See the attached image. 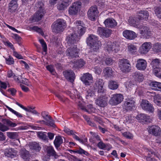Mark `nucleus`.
<instances>
[{"label":"nucleus","mask_w":161,"mask_h":161,"mask_svg":"<svg viewBox=\"0 0 161 161\" xmlns=\"http://www.w3.org/2000/svg\"><path fill=\"white\" fill-rule=\"evenodd\" d=\"M86 42L94 51H97L100 47L101 42L98 40V37L94 35H89L86 38Z\"/></svg>","instance_id":"obj_1"},{"label":"nucleus","mask_w":161,"mask_h":161,"mask_svg":"<svg viewBox=\"0 0 161 161\" xmlns=\"http://www.w3.org/2000/svg\"><path fill=\"white\" fill-rule=\"evenodd\" d=\"M66 21L63 19H58L53 23L51 26L52 31L56 33H61L66 28Z\"/></svg>","instance_id":"obj_2"},{"label":"nucleus","mask_w":161,"mask_h":161,"mask_svg":"<svg viewBox=\"0 0 161 161\" xmlns=\"http://www.w3.org/2000/svg\"><path fill=\"white\" fill-rule=\"evenodd\" d=\"M36 6L37 8H39V10H38L33 15L32 17V22L38 21L41 19L44 15V11L42 9L43 6V4L41 2H39L36 4Z\"/></svg>","instance_id":"obj_3"},{"label":"nucleus","mask_w":161,"mask_h":161,"mask_svg":"<svg viewBox=\"0 0 161 161\" xmlns=\"http://www.w3.org/2000/svg\"><path fill=\"white\" fill-rule=\"evenodd\" d=\"M79 49L76 46H72L67 49L65 52V54L69 58L72 59L79 57Z\"/></svg>","instance_id":"obj_4"},{"label":"nucleus","mask_w":161,"mask_h":161,"mask_svg":"<svg viewBox=\"0 0 161 161\" xmlns=\"http://www.w3.org/2000/svg\"><path fill=\"white\" fill-rule=\"evenodd\" d=\"M105 49L109 53H116L119 50V45L117 43L108 42L105 44Z\"/></svg>","instance_id":"obj_5"},{"label":"nucleus","mask_w":161,"mask_h":161,"mask_svg":"<svg viewBox=\"0 0 161 161\" xmlns=\"http://www.w3.org/2000/svg\"><path fill=\"white\" fill-rule=\"evenodd\" d=\"M98 13L97 6L96 5L92 6L88 11V17L91 20L95 21L98 15Z\"/></svg>","instance_id":"obj_6"},{"label":"nucleus","mask_w":161,"mask_h":161,"mask_svg":"<svg viewBox=\"0 0 161 161\" xmlns=\"http://www.w3.org/2000/svg\"><path fill=\"white\" fill-rule=\"evenodd\" d=\"M119 66L124 72H129L131 69V65L129 61L126 59H121L119 62Z\"/></svg>","instance_id":"obj_7"},{"label":"nucleus","mask_w":161,"mask_h":161,"mask_svg":"<svg viewBox=\"0 0 161 161\" xmlns=\"http://www.w3.org/2000/svg\"><path fill=\"white\" fill-rule=\"evenodd\" d=\"M123 99L122 95L120 94H115L112 95L109 101V103L112 105H117L121 102Z\"/></svg>","instance_id":"obj_8"},{"label":"nucleus","mask_w":161,"mask_h":161,"mask_svg":"<svg viewBox=\"0 0 161 161\" xmlns=\"http://www.w3.org/2000/svg\"><path fill=\"white\" fill-rule=\"evenodd\" d=\"M81 3L80 2H76L72 4L69 9V13L70 15H74L80 11L81 7Z\"/></svg>","instance_id":"obj_9"},{"label":"nucleus","mask_w":161,"mask_h":161,"mask_svg":"<svg viewBox=\"0 0 161 161\" xmlns=\"http://www.w3.org/2000/svg\"><path fill=\"white\" fill-rule=\"evenodd\" d=\"M140 105L144 110L150 113H153L154 111V109L153 106L147 100H142Z\"/></svg>","instance_id":"obj_10"},{"label":"nucleus","mask_w":161,"mask_h":161,"mask_svg":"<svg viewBox=\"0 0 161 161\" xmlns=\"http://www.w3.org/2000/svg\"><path fill=\"white\" fill-rule=\"evenodd\" d=\"M74 24L77 26V30L78 33L80 36L83 35L86 30L85 25L83 22L80 20H77L75 22Z\"/></svg>","instance_id":"obj_11"},{"label":"nucleus","mask_w":161,"mask_h":161,"mask_svg":"<svg viewBox=\"0 0 161 161\" xmlns=\"http://www.w3.org/2000/svg\"><path fill=\"white\" fill-rule=\"evenodd\" d=\"M97 33L101 37H107L111 34V31L108 29L98 27L97 31Z\"/></svg>","instance_id":"obj_12"},{"label":"nucleus","mask_w":161,"mask_h":161,"mask_svg":"<svg viewBox=\"0 0 161 161\" xmlns=\"http://www.w3.org/2000/svg\"><path fill=\"white\" fill-rule=\"evenodd\" d=\"M137 29L140 30V34L145 35L146 38H149L151 36V33L149 28L144 25H140Z\"/></svg>","instance_id":"obj_13"},{"label":"nucleus","mask_w":161,"mask_h":161,"mask_svg":"<svg viewBox=\"0 0 161 161\" xmlns=\"http://www.w3.org/2000/svg\"><path fill=\"white\" fill-rule=\"evenodd\" d=\"M104 83L103 80L100 79L97 80L95 85L94 87L98 93H103L106 90L103 88Z\"/></svg>","instance_id":"obj_14"},{"label":"nucleus","mask_w":161,"mask_h":161,"mask_svg":"<svg viewBox=\"0 0 161 161\" xmlns=\"http://www.w3.org/2000/svg\"><path fill=\"white\" fill-rule=\"evenodd\" d=\"M148 130L149 133L155 136H158L161 134L160 128L157 125H153L149 126Z\"/></svg>","instance_id":"obj_15"},{"label":"nucleus","mask_w":161,"mask_h":161,"mask_svg":"<svg viewBox=\"0 0 161 161\" xmlns=\"http://www.w3.org/2000/svg\"><path fill=\"white\" fill-rule=\"evenodd\" d=\"M108 97L105 96L101 95L96 100V104L101 107H104L107 104Z\"/></svg>","instance_id":"obj_16"},{"label":"nucleus","mask_w":161,"mask_h":161,"mask_svg":"<svg viewBox=\"0 0 161 161\" xmlns=\"http://www.w3.org/2000/svg\"><path fill=\"white\" fill-rule=\"evenodd\" d=\"M18 0H12L8 4V11L10 14L15 13L18 8Z\"/></svg>","instance_id":"obj_17"},{"label":"nucleus","mask_w":161,"mask_h":161,"mask_svg":"<svg viewBox=\"0 0 161 161\" xmlns=\"http://www.w3.org/2000/svg\"><path fill=\"white\" fill-rule=\"evenodd\" d=\"M152 47L150 42H146L142 44L139 49V52L142 54H146Z\"/></svg>","instance_id":"obj_18"},{"label":"nucleus","mask_w":161,"mask_h":161,"mask_svg":"<svg viewBox=\"0 0 161 161\" xmlns=\"http://www.w3.org/2000/svg\"><path fill=\"white\" fill-rule=\"evenodd\" d=\"M78 106L81 109L84 111L90 114L91 113H94L96 109L93 107L91 104H89L87 105L86 108H85L83 106L82 103V102L79 101V103L78 104Z\"/></svg>","instance_id":"obj_19"},{"label":"nucleus","mask_w":161,"mask_h":161,"mask_svg":"<svg viewBox=\"0 0 161 161\" xmlns=\"http://www.w3.org/2000/svg\"><path fill=\"white\" fill-rule=\"evenodd\" d=\"M140 20H141L139 19V16L137 15V17H129L128 22L131 26L137 28L138 26L140 25Z\"/></svg>","instance_id":"obj_20"},{"label":"nucleus","mask_w":161,"mask_h":161,"mask_svg":"<svg viewBox=\"0 0 161 161\" xmlns=\"http://www.w3.org/2000/svg\"><path fill=\"white\" fill-rule=\"evenodd\" d=\"M135 100L134 98L129 99L124 104V107L127 110H131L135 107Z\"/></svg>","instance_id":"obj_21"},{"label":"nucleus","mask_w":161,"mask_h":161,"mask_svg":"<svg viewBox=\"0 0 161 161\" xmlns=\"http://www.w3.org/2000/svg\"><path fill=\"white\" fill-rule=\"evenodd\" d=\"M123 36L127 39L131 40L137 37L136 34L133 31L126 30L123 32Z\"/></svg>","instance_id":"obj_22"},{"label":"nucleus","mask_w":161,"mask_h":161,"mask_svg":"<svg viewBox=\"0 0 161 161\" xmlns=\"http://www.w3.org/2000/svg\"><path fill=\"white\" fill-rule=\"evenodd\" d=\"M63 74L67 80L73 82L75 79V76L74 72L71 70L65 71L63 72Z\"/></svg>","instance_id":"obj_23"},{"label":"nucleus","mask_w":161,"mask_h":161,"mask_svg":"<svg viewBox=\"0 0 161 161\" xmlns=\"http://www.w3.org/2000/svg\"><path fill=\"white\" fill-rule=\"evenodd\" d=\"M147 66V62L145 59H139L137 60L136 67L138 70H144L146 69Z\"/></svg>","instance_id":"obj_24"},{"label":"nucleus","mask_w":161,"mask_h":161,"mask_svg":"<svg viewBox=\"0 0 161 161\" xmlns=\"http://www.w3.org/2000/svg\"><path fill=\"white\" fill-rule=\"evenodd\" d=\"M46 153L49 157L52 156L55 158H57L58 156L57 154L52 146H47L46 147Z\"/></svg>","instance_id":"obj_25"},{"label":"nucleus","mask_w":161,"mask_h":161,"mask_svg":"<svg viewBox=\"0 0 161 161\" xmlns=\"http://www.w3.org/2000/svg\"><path fill=\"white\" fill-rule=\"evenodd\" d=\"M92 75L89 73L84 74L81 78V80L86 85H89L92 80Z\"/></svg>","instance_id":"obj_26"},{"label":"nucleus","mask_w":161,"mask_h":161,"mask_svg":"<svg viewBox=\"0 0 161 161\" xmlns=\"http://www.w3.org/2000/svg\"><path fill=\"white\" fill-rule=\"evenodd\" d=\"M68 43L70 44L76 43L78 41V36L75 34L69 35L67 38Z\"/></svg>","instance_id":"obj_27"},{"label":"nucleus","mask_w":161,"mask_h":161,"mask_svg":"<svg viewBox=\"0 0 161 161\" xmlns=\"http://www.w3.org/2000/svg\"><path fill=\"white\" fill-rule=\"evenodd\" d=\"M104 23L106 27L111 28L114 27L117 24L116 21L112 18L106 19L104 21Z\"/></svg>","instance_id":"obj_28"},{"label":"nucleus","mask_w":161,"mask_h":161,"mask_svg":"<svg viewBox=\"0 0 161 161\" xmlns=\"http://www.w3.org/2000/svg\"><path fill=\"white\" fill-rule=\"evenodd\" d=\"M4 155L6 156L11 158H14L16 155L15 150L12 148H7L4 150Z\"/></svg>","instance_id":"obj_29"},{"label":"nucleus","mask_w":161,"mask_h":161,"mask_svg":"<svg viewBox=\"0 0 161 161\" xmlns=\"http://www.w3.org/2000/svg\"><path fill=\"white\" fill-rule=\"evenodd\" d=\"M119 86V84L116 81L111 80L108 82V87L111 90H116L118 88Z\"/></svg>","instance_id":"obj_30"},{"label":"nucleus","mask_w":161,"mask_h":161,"mask_svg":"<svg viewBox=\"0 0 161 161\" xmlns=\"http://www.w3.org/2000/svg\"><path fill=\"white\" fill-rule=\"evenodd\" d=\"M103 72L105 75L108 77H111L114 76V72L110 67H106L103 69Z\"/></svg>","instance_id":"obj_31"},{"label":"nucleus","mask_w":161,"mask_h":161,"mask_svg":"<svg viewBox=\"0 0 161 161\" xmlns=\"http://www.w3.org/2000/svg\"><path fill=\"white\" fill-rule=\"evenodd\" d=\"M139 14L138 15L139 19L141 20L144 19L147 20L149 16V14L147 11H141L139 12Z\"/></svg>","instance_id":"obj_32"},{"label":"nucleus","mask_w":161,"mask_h":161,"mask_svg":"<svg viewBox=\"0 0 161 161\" xmlns=\"http://www.w3.org/2000/svg\"><path fill=\"white\" fill-rule=\"evenodd\" d=\"M69 151L71 153H72V152H74V153H78L81 155H85L86 156L89 155V154L87 152L84 150L80 147L79 149H78L76 150L75 151L72 150H69Z\"/></svg>","instance_id":"obj_33"},{"label":"nucleus","mask_w":161,"mask_h":161,"mask_svg":"<svg viewBox=\"0 0 161 161\" xmlns=\"http://www.w3.org/2000/svg\"><path fill=\"white\" fill-rule=\"evenodd\" d=\"M149 117L147 115L142 114H140L136 117V119L140 122L147 121V120L149 119Z\"/></svg>","instance_id":"obj_34"},{"label":"nucleus","mask_w":161,"mask_h":161,"mask_svg":"<svg viewBox=\"0 0 161 161\" xmlns=\"http://www.w3.org/2000/svg\"><path fill=\"white\" fill-rule=\"evenodd\" d=\"M133 77L136 80L139 82L143 81L144 79L143 75L138 72H136L134 73Z\"/></svg>","instance_id":"obj_35"},{"label":"nucleus","mask_w":161,"mask_h":161,"mask_svg":"<svg viewBox=\"0 0 161 161\" xmlns=\"http://www.w3.org/2000/svg\"><path fill=\"white\" fill-rule=\"evenodd\" d=\"M63 142V140L61 136H58L56 137L54 143L56 148H57Z\"/></svg>","instance_id":"obj_36"},{"label":"nucleus","mask_w":161,"mask_h":161,"mask_svg":"<svg viewBox=\"0 0 161 161\" xmlns=\"http://www.w3.org/2000/svg\"><path fill=\"white\" fill-rule=\"evenodd\" d=\"M160 60L158 58H155L152 59L151 63V65L153 69L155 68H158L160 64Z\"/></svg>","instance_id":"obj_37"},{"label":"nucleus","mask_w":161,"mask_h":161,"mask_svg":"<svg viewBox=\"0 0 161 161\" xmlns=\"http://www.w3.org/2000/svg\"><path fill=\"white\" fill-rule=\"evenodd\" d=\"M20 155L21 157L24 159H28L30 157L29 152L25 149H22L20 151Z\"/></svg>","instance_id":"obj_38"},{"label":"nucleus","mask_w":161,"mask_h":161,"mask_svg":"<svg viewBox=\"0 0 161 161\" xmlns=\"http://www.w3.org/2000/svg\"><path fill=\"white\" fill-rule=\"evenodd\" d=\"M1 121L3 123L6 124L7 125L11 127H14L17 125L16 123L12 122L11 121L6 119H2L1 120Z\"/></svg>","instance_id":"obj_39"},{"label":"nucleus","mask_w":161,"mask_h":161,"mask_svg":"<svg viewBox=\"0 0 161 161\" xmlns=\"http://www.w3.org/2000/svg\"><path fill=\"white\" fill-rule=\"evenodd\" d=\"M30 147L31 149L35 150L38 152L41 149V147L39 146V144L35 142L31 143Z\"/></svg>","instance_id":"obj_40"},{"label":"nucleus","mask_w":161,"mask_h":161,"mask_svg":"<svg viewBox=\"0 0 161 161\" xmlns=\"http://www.w3.org/2000/svg\"><path fill=\"white\" fill-rule=\"evenodd\" d=\"M68 7L64 4L60 0L57 5V8L60 11H63L66 9Z\"/></svg>","instance_id":"obj_41"},{"label":"nucleus","mask_w":161,"mask_h":161,"mask_svg":"<svg viewBox=\"0 0 161 161\" xmlns=\"http://www.w3.org/2000/svg\"><path fill=\"white\" fill-rule=\"evenodd\" d=\"M153 50L155 52H159L161 51V44L158 43L154 44L153 47Z\"/></svg>","instance_id":"obj_42"},{"label":"nucleus","mask_w":161,"mask_h":161,"mask_svg":"<svg viewBox=\"0 0 161 161\" xmlns=\"http://www.w3.org/2000/svg\"><path fill=\"white\" fill-rule=\"evenodd\" d=\"M147 153L148 156L147 158V160H149L150 161H152V158H150L153 155L157 156V155L156 154L155 152L151 149H147Z\"/></svg>","instance_id":"obj_43"},{"label":"nucleus","mask_w":161,"mask_h":161,"mask_svg":"<svg viewBox=\"0 0 161 161\" xmlns=\"http://www.w3.org/2000/svg\"><path fill=\"white\" fill-rule=\"evenodd\" d=\"M7 136L10 139H17L18 136V133L16 132H7Z\"/></svg>","instance_id":"obj_44"},{"label":"nucleus","mask_w":161,"mask_h":161,"mask_svg":"<svg viewBox=\"0 0 161 161\" xmlns=\"http://www.w3.org/2000/svg\"><path fill=\"white\" fill-rule=\"evenodd\" d=\"M153 72L156 76L161 78V68H155L153 69Z\"/></svg>","instance_id":"obj_45"},{"label":"nucleus","mask_w":161,"mask_h":161,"mask_svg":"<svg viewBox=\"0 0 161 161\" xmlns=\"http://www.w3.org/2000/svg\"><path fill=\"white\" fill-rule=\"evenodd\" d=\"M128 51L130 53H132L135 52L137 50L136 46L132 44H129L128 46Z\"/></svg>","instance_id":"obj_46"},{"label":"nucleus","mask_w":161,"mask_h":161,"mask_svg":"<svg viewBox=\"0 0 161 161\" xmlns=\"http://www.w3.org/2000/svg\"><path fill=\"white\" fill-rule=\"evenodd\" d=\"M46 133L43 132H38L37 133L38 136L39 138L44 141L47 140V137L46 134Z\"/></svg>","instance_id":"obj_47"},{"label":"nucleus","mask_w":161,"mask_h":161,"mask_svg":"<svg viewBox=\"0 0 161 161\" xmlns=\"http://www.w3.org/2000/svg\"><path fill=\"white\" fill-rule=\"evenodd\" d=\"M85 64V62L82 59L78 60L75 63V65L79 68L82 67Z\"/></svg>","instance_id":"obj_48"},{"label":"nucleus","mask_w":161,"mask_h":161,"mask_svg":"<svg viewBox=\"0 0 161 161\" xmlns=\"http://www.w3.org/2000/svg\"><path fill=\"white\" fill-rule=\"evenodd\" d=\"M103 58H100V57H95L93 59L92 61L95 64L98 63L103 64Z\"/></svg>","instance_id":"obj_49"},{"label":"nucleus","mask_w":161,"mask_h":161,"mask_svg":"<svg viewBox=\"0 0 161 161\" xmlns=\"http://www.w3.org/2000/svg\"><path fill=\"white\" fill-rule=\"evenodd\" d=\"M30 29L31 30H34L37 32H38L42 35L44 34L42 29L38 27L37 26H35L33 27H30Z\"/></svg>","instance_id":"obj_50"},{"label":"nucleus","mask_w":161,"mask_h":161,"mask_svg":"<svg viewBox=\"0 0 161 161\" xmlns=\"http://www.w3.org/2000/svg\"><path fill=\"white\" fill-rule=\"evenodd\" d=\"M70 97L73 99H75V101L76 103L78 105V103H79V101H81L82 102V100H81V98L79 96V95L77 94V97H76L75 95L72 96L71 95L70 96Z\"/></svg>","instance_id":"obj_51"},{"label":"nucleus","mask_w":161,"mask_h":161,"mask_svg":"<svg viewBox=\"0 0 161 161\" xmlns=\"http://www.w3.org/2000/svg\"><path fill=\"white\" fill-rule=\"evenodd\" d=\"M5 60L6 64L8 65L12 64L14 63V59L10 56H9L8 58H6Z\"/></svg>","instance_id":"obj_52"},{"label":"nucleus","mask_w":161,"mask_h":161,"mask_svg":"<svg viewBox=\"0 0 161 161\" xmlns=\"http://www.w3.org/2000/svg\"><path fill=\"white\" fill-rule=\"evenodd\" d=\"M103 61H104L105 63L107 65H111L112 64L113 60L111 58H103Z\"/></svg>","instance_id":"obj_53"},{"label":"nucleus","mask_w":161,"mask_h":161,"mask_svg":"<svg viewBox=\"0 0 161 161\" xmlns=\"http://www.w3.org/2000/svg\"><path fill=\"white\" fill-rule=\"evenodd\" d=\"M39 42L42 45L43 51L46 52L47 50V44L43 39L39 40Z\"/></svg>","instance_id":"obj_54"},{"label":"nucleus","mask_w":161,"mask_h":161,"mask_svg":"<svg viewBox=\"0 0 161 161\" xmlns=\"http://www.w3.org/2000/svg\"><path fill=\"white\" fill-rule=\"evenodd\" d=\"M122 135L127 139H132L133 137V135L131 133L128 132H125L123 133Z\"/></svg>","instance_id":"obj_55"},{"label":"nucleus","mask_w":161,"mask_h":161,"mask_svg":"<svg viewBox=\"0 0 161 161\" xmlns=\"http://www.w3.org/2000/svg\"><path fill=\"white\" fill-rule=\"evenodd\" d=\"M49 119V121L48 120V119H47V120H46L47 121H46L47 124H46V125L52 127H55V125L54 123V121L51 119V118Z\"/></svg>","instance_id":"obj_56"},{"label":"nucleus","mask_w":161,"mask_h":161,"mask_svg":"<svg viewBox=\"0 0 161 161\" xmlns=\"http://www.w3.org/2000/svg\"><path fill=\"white\" fill-rule=\"evenodd\" d=\"M155 12L157 16L159 18H161V8L156 7L155 9Z\"/></svg>","instance_id":"obj_57"},{"label":"nucleus","mask_w":161,"mask_h":161,"mask_svg":"<svg viewBox=\"0 0 161 161\" xmlns=\"http://www.w3.org/2000/svg\"><path fill=\"white\" fill-rule=\"evenodd\" d=\"M41 115L46 120H47V119H50L51 118V117L48 116L47 112L45 111H43L41 113Z\"/></svg>","instance_id":"obj_58"},{"label":"nucleus","mask_w":161,"mask_h":161,"mask_svg":"<svg viewBox=\"0 0 161 161\" xmlns=\"http://www.w3.org/2000/svg\"><path fill=\"white\" fill-rule=\"evenodd\" d=\"M9 128L6 125L0 122V130L4 132L8 130Z\"/></svg>","instance_id":"obj_59"},{"label":"nucleus","mask_w":161,"mask_h":161,"mask_svg":"<svg viewBox=\"0 0 161 161\" xmlns=\"http://www.w3.org/2000/svg\"><path fill=\"white\" fill-rule=\"evenodd\" d=\"M46 68L53 75H55L56 73L53 66L51 65H48L46 66Z\"/></svg>","instance_id":"obj_60"},{"label":"nucleus","mask_w":161,"mask_h":161,"mask_svg":"<svg viewBox=\"0 0 161 161\" xmlns=\"http://www.w3.org/2000/svg\"><path fill=\"white\" fill-rule=\"evenodd\" d=\"M158 82L156 81H153L150 83L149 85L152 89L156 90V86Z\"/></svg>","instance_id":"obj_61"},{"label":"nucleus","mask_w":161,"mask_h":161,"mask_svg":"<svg viewBox=\"0 0 161 161\" xmlns=\"http://www.w3.org/2000/svg\"><path fill=\"white\" fill-rule=\"evenodd\" d=\"M4 44L5 45L10 47L13 50H15V49L13 47V44L8 41H7L4 42Z\"/></svg>","instance_id":"obj_62"},{"label":"nucleus","mask_w":161,"mask_h":161,"mask_svg":"<svg viewBox=\"0 0 161 161\" xmlns=\"http://www.w3.org/2000/svg\"><path fill=\"white\" fill-rule=\"evenodd\" d=\"M97 146L100 149H103L106 147V145L103 142L100 141L97 144Z\"/></svg>","instance_id":"obj_63"},{"label":"nucleus","mask_w":161,"mask_h":161,"mask_svg":"<svg viewBox=\"0 0 161 161\" xmlns=\"http://www.w3.org/2000/svg\"><path fill=\"white\" fill-rule=\"evenodd\" d=\"M13 55L16 58L22 59L23 58V57L20 54H18L17 52L15 51V50H13Z\"/></svg>","instance_id":"obj_64"}]
</instances>
